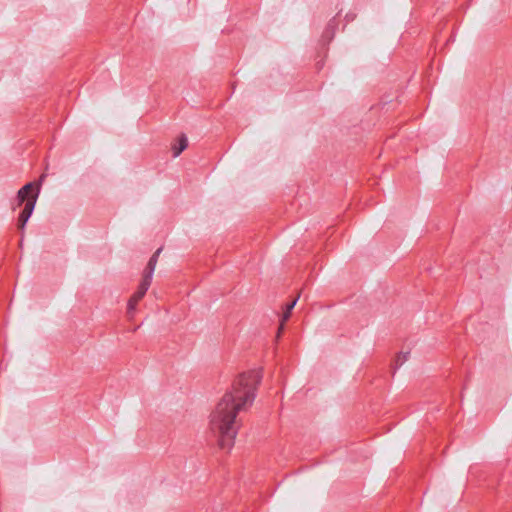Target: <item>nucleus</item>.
<instances>
[{"instance_id": "obj_1", "label": "nucleus", "mask_w": 512, "mask_h": 512, "mask_svg": "<svg viewBox=\"0 0 512 512\" xmlns=\"http://www.w3.org/2000/svg\"><path fill=\"white\" fill-rule=\"evenodd\" d=\"M256 372L239 375L234 381L231 391L224 394L210 414L209 427L218 438L221 449L230 450L240 427L237 415L250 407L255 398L259 384Z\"/></svg>"}, {"instance_id": "obj_2", "label": "nucleus", "mask_w": 512, "mask_h": 512, "mask_svg": "<svg viewBox=\"0 0 512 512\" xmlns=\"http://www.w3.org/2000/svg\"><path fill=\"white\" fill-rule=\"evenodd\" d=\"M44 179L45 174H42L38 182H30L25 184L17 193L15 199L16 206L13 207V209L21 205H24V208L19 214L17 221V227L20 231H24L26 223L28 222L29 218L33 213L40 193V187Z\"/></svg>"}, {"instance_id": "obj_3", "label": "nucleus", "mask_w": 512, "mask_h": 512, "mask_svg": "<svg viewBox=\"0 0 512 512\" xmlns=\"http://www.w3.org/2000/svg\"><path fill=\"white\" fill-rule=\"evenodd\" d=\"M151 282L142 278L137 291L130 297L127 305V316L129 320H132L136 311V307L138 303L145 296L147 290L149 289Z\"/></svg>"}, {"instance_id": "obj_4", "label": "nucleus", "mask_w": 512, "mask_h": 512, "mask_svg": "<svg viewBox=\"0 0 512 512\" xmlns=\"http://www.w3.org/2000/svg\"><path fill=\"white\" fill-rule=\"evenodd\" d=\"M161 251H162V248H159L151 256V258L147 264V267L144 270L143 277H142L143 279H145V280L148 279V281L152 282V276H153V273H154V270H155V267H156V264L158 261V257L160 255Z\"/></svg>"}, {"instance_id": "obj_5", "label": "nucleus", "mask_w": 512, "mask_h": 512, "mask_svg": "<svg viewBox=\"0 0 512 512\" xmlns=\"http://www.w3.org/2000/svg\"><path fill=\"white\" fill-rule=\"evenodd\" d=\"M188 146V140L185 135H181L177 143L172 145V152L174 157H178L182 151H184Z\"/></svg>"}, {"instance_id": "obj_6", "label": "nucleus", "mask_w": 512, "mask_h": 512, "mask_svg": "<svg viewBox=\"0 0 512 512\" xmlns=\"http://www.w3.org/2000/svg\"><path fill=\"white\" fill-rule=\"evenodd\" d=\"M296 302H297V299H294L292 302H290L286 305V310L284 311V313L282 315V319H281V323H280V327H279V331H278V336L280 335V333L283 329L284 323L289 319V317L291 315V311L294 308V306L296 305Z\"/></svg>"}, {"instance_id": "obj_7", "label": "nucleus", "mask_w": 512, "mask_h": 512, "mask_svg": "<svg viewBox=\"0 0 512 512\" xmlns=\"http://www.w3.org/2000/svg\"><path fill=\"white\" fill-rule=\"evenodd\" d=\"M408 357L409 352L400 353L395 360L396 367H400L408 359Z\"/></svg>"}]
</instances>
